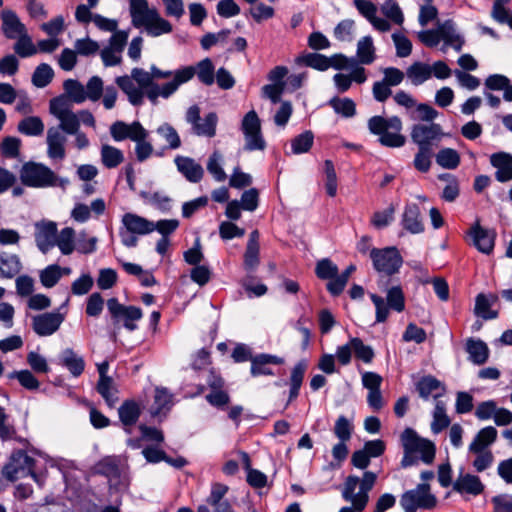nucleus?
Returning a JSON list of instances; mask_svg holds the SVG:
<instances>
[{
	"label": "nucleus",
	"instance_id": "obj_8",
	"mask_svg": "<svg viewBox=\"0 0 512 512\" xmlns=\"http://www.w3.org/2000/svg\"><path fill=\"white\" fill-rule=\"evenodd\" d=\"M437 505V498L431 493L428 483H419L415 488L405 491L400 497V506L404 512H417L418 509L431 510Z\"/></svg>",
	"mask_w": 512,
	"mask_h": 512
},
{
	"label": "nucleus",
	"instance_id": "obj_36",
	"mask_svg": "<svg viewBox=\"0 0 512 512\" xmlns=\"http://www.w3.org/2000/svg\"><path fill=\"white\" fill-rule=\"evenodd\" d=\"M356 57L357 63L363 65H369L375 61V46L371 36H364L358 41Z\"/></svg>",
	"mask_w": 512,
	"mask_h": 512
},
{
	"label": "nucleus",
	"instance_id": "obj_61",
	"mask_svg": "<svg viewBox=\"0 0 512 512\" xmlns=\"http://www.w3.org/2000/svg\"><path fill=\"white\" fill-rule=\"evenodd\" d=\"M338 266L329 258H323L316 263L315 274L321 280H328L337 276Z\"/></svg>",
	"mask_w": 512,
	"mask_h": 512
},
{
	"label": "nucleus",
	"instance_id": "obj_53",
	"mask_svg": "<svg viewBox=\"0 0 512 512\" xmlns=\"http://www.w3.org/2000/svg\"><path fill=\"white\" fill-rule=\"evenodd\" d=\"M74 229L71 227H65L61 230L59 236H56V246L63 255H70L74 249Z\"/></svg>",
	"mask_w": 512,
	"mask_h": 512
},
{
	"label": "nucleus",
	"instance_id": "obj_37",
	"mask_svg": "<svg viewBox=\"0 0 512 512\" xmlns=\"http://www.w3.org/2000/svg\"><path fill=\"white\" fill-rule=\"evenodd\" d=\"M297 65H304L318 71H326L330 68L328 57L320 53H305L295 59Z\"/></svg>",
	"mask_w": 512,
	"mask_h": 512
},
{
	"label": "nucleus",
	"instance_id": "obj_42",
	"mask_svg": "<svg viewBox=\"0 0 512 512\" xmlns=\"http://www.w3.org/2000/svg\"><path fill=\"white\" fill-rule=\"evenodd\" d=\"M218 123L217 114L210 112L201 121H199L192 129L197 136L212 138L216 135V126Z\"/></svg>",
	"mask_w": 512,
	"mask_h": 512
},
{
	"label": "nucleus",
	"instance_id": "obj_26",
	"mask_svg": "<svg viewBox=\"0 0 512 512\" xmlns=\"http://www.w3.org/2000/svg\"><path fill=\"white\" fill-rule=\"evenodd\" d=\"M259 233L257 230H254L249 235V240L246 245V250L244 253V268L247 272H253L256 270L260 263L259 258Z\"/></svg>",
	"mask_w": 512,
	"mask_h": 512
},
{
	"label": "nucleus",
	"instance_id": "obj_52",
	"mask_svg": "<svg viewBox=\"0 0 512 512\" xmlns=\"http://www.w3.org/2000/svg\"><path fill=\"white\" fill-rule=\"evenodd\" d=\"M474 313L484 320H492L498 317V312L491 310V303L483 293L476 296Z\"/></svg>",
	"mask_w": 512,
	"mask_h": 512
},
{
	"label": "nucleus",
	"instance_id": "obj_3",
	"mask_svg": "<svg viewBox=\"0 0 512 512\" xmlns=\"http://www.w3.org/2000/svg\"><path fill=\"white\" fill-rule=\"evenodd\" d=\"M400 442L404 452L401 460L402 468L416 465L419 460L425 464L433 462L436 454L435 444L420 437L414 429L405 428L400 435Z\"/></svg>",
	"mask_w": 512,
	"mask_h": 512
},
{
	"label": "nucleus",
	"instance_id": "obj_62",
	"mask_svg": "<svg viewBox=\"0 0 512 512\" xmlns=\"http://www.w3.org/2000/svg\"><path fill=\"white\" fill-rule=\"evenodd\" d=\"M355 22L351 19L340 21L334 28V37L342 42H351L354 38Z\"/></svg>",
	"mask_w": 512,
	"mask_h": 512
},
{
	"label": "nucleus",
	"instance_id": "obj_7",
	"mask_svg": "<svg viewBox=\"0 0 512 512\" xmlns=\"http://www.w3.org/2000/svg\"><path fill=\"white\" fill-rule=\"evenodd\" d=\"M377 480L376 473L365 471L363 477L349 475L344 482L342 497L345 501L351 502L358 511H363L369 501V492Z\"/></svg>",
	"mask_w": 512,
	"mask_h": 512
},
{
	"label": "nucleus",
	"instance_id": "obj_45",
	"mask_svg": "<svg viewBox=\"0 0 512 512\" xmlns=\"http://www.w3.org/2000/svg\"><path fill=\"white\" fill-rule=\"evenodd\" d=\"M441 388L443 391L445 387L436 377L432 375H426L421 377L416 383V390L419 393V396L425 400H427L433 391Z\"/></svg>",
	"mask_w": 512,
	"mask_h": 512
},
{
	"label": "nucleus",
	"instance_id": "obj_50",
	"mask_svg": "<svg viewBox=\"0 0 512 512\" xmlns=\"http://www.w3.org/2000/svg\"><path fill=\"white\" fill-rule=\"evenodd\" d=\"M53 77L52 67L47 63H41L33 72L32 83L37 88H44L51 83Z\"/></svg>",
	"mask_w": 512,
	"mask_h": 512
},
{
	"label": "nucleus",
	"instance_id": "obj_6",
	"mask_svg": "<svg viewBox=\"0 0 512 512\" xmlns=\"http://www.w3.org/2000/svg\"><path fill=\"white\" fill-rule=\"evenodd\" d=\"M20 180L23 185L33 188L60 187L65 189L69 184L68 178L58 176L48 166L27 162L20 170Z\"/></svg>",
	"mask_w": 512,
	"mask_h": 512
},
{
	"label": "nucleus",
	"instance_id": "obj_4",
	"mask_svg": "<svg viewBox=\"0 0 512 512\" xmlns=\"http://www.w3.org/2000/svg\"><path fill=\"white\" fill-rule=\"evenodd\" d=\"M59 125L52 126L47 130L46 144L47 156L51 160L62 161L66 157V134L77 133L80 128V120L73 111L58 118Z\"/></svg>",
	"mask_w": 512,
	"mask_h": 512
},
{
	"label": "nucleus",
	"instance_id": "obj_41",
	"mask_svg": "<svg viewBox=\"0 0 512 512\" xmlns=\"http://www.w3.org/2000/svg\"><path fill=\"white\" fill-rule=\"evenodd\" d=\"M101 162L108 169L116 168L124 161L123 152L109 144H103L100 150Z\"/></svg>",
	"mask_w": 512,
	"mask_h": 512
},
{
	"label": "nucleus",
	"instance_id": "obj_49",
	"mask_svg": "<svg viewBox=\"0 0 512 512\" xmlns=\"http://www.w3.org/2000/svg\"><path fill=\"white\" fill-rule=\"evenodd\" d=\"M63 89L66 95L77 104L83 103L87 99L85 87L76 79H67L63 82Z\"/></svg>",
	"mask_w": 512,
	"mask_h": 512
},
{
	"label": "nucleus",
	"instance_id": "obj_44",
	"mask_svg": "<svg viewBox=\"0 0 512 512\" xmlns=\"http://www.w3.org/2000/svg\"><path fill=\"white\" fill-rule=\"evenodd\" d=\"M193 67L199 82L206 86H211L215 82V67L210 58L202 59Z\"/></svg>",
	"mask_w": 512,
	"mask_h": 512
},
{
	"label": "nucleus",
	"instance_id": "obj_17",
	"mask_svg": "<svg viewBox=\"0 0 512 512\" xmlns=\"http://www.w3.org/2000/svg\"><path fill=\"white\" fill-rule=\"evenodd\" d=\"M35 242L44 254L56 246L57 225L53 221L42 220L35 223Z\"/></svg>",
	"mask_w": 512,
	"mask_h": 512
},
{
	"label": "nucleus",
	"instance_id": "obj_40",
	"mask_svg": "<svg viewBox=\"0 0 512 512\" xmlns=\"http://www.w3.org/2000/svg\"><path fill=\"white\" fill-rule=\"evenodd\" d=\"M148 136V131L143 128L138 135H134V137H132V141L136 143L135 155L139 162L146 161L153 153V146L149 141H147Z\"/></svg>",
	"mask_w": 512,
	"mask_h": 512
},
{
	"label": "nucleus",
	"instance_id": "obj_15",
	"mask_svg": "<svg viewBox=\"0 0 512 512\" xmlns=\"http://www.w3.org/2000/svg\"><path fill=\"white\" fill-rule=\"evenodd\" d=\"M468 236L472 245L481 253L489 255L495 245L496 233L492 229L483 228L479 221H476L469 229Z\"/></svg>",
	"mask_w": 512,
	"mask_h": 512
},
{
	"label": "nucleus",
	"instance_id": "obj_20",
	"mask_svg": "<svg viewBox=\"0 0 512 512\" xmlns=\"http://www.w3.org/2000/svg\"><path fill=\"white\" fill-rule=\"evenodd\" d=\"M285 359L283 357L268 353H260L251 359L250 374L252 377L273 376L275 372L271 365H282Z\"/></svg>",
	"mask_w": 512,
	"mask_h": 512
},
{
	"label": "nucleus",
	"instance_id": "obj_35",
	"mask_svg": "<svg viewBox=\"0 0 512 512\" xmlns=\"http://www.w3.org/2000/svg\"><path fill=\"white\" fill-rule=\"evenodd\" d=\"M497 430L493 426L482 428L469 445L470 452H482L489 445L493 444L497 438Z\"/></svg>",
	"mask_w": 512,
	"mask_h": 512
},
{
	"label": "nucleus",
	"instance_id": "obj_21",
	"mask_svg": "<svg viewBox=\"0 0 512 512\" xmlns=\"http://www.w3.org/2000/svg\"><path fill=\"white\" fill-rule=\"evenodd\" d=\"M174 163L179 173L191 183H198L202 180L204 175L203 167L197 163L193 158L187 156L177 155Z\"/></svg>",
	"mask_w": 512,
	"mask_h": 512
},
{
	"label": "nucleus",
	"instance_id": "obj_55",
	"mask_svg": "<svg viewBox=\"0 0 512 512\" xmlns=\"http://www.w3.org/2000/svg\"><path fill=\"white\" fill-rule=\"evenodd\" d=\"M39 278L45 288H52L62 278V268L57 264L48 265L40 272Z\"/></svg>",
	"mask_w": 512,
	"mask_h": 512
},
{
	"label": "nucleus",
	"instance_id": "obj_30",
	"mask_svg": "<svg viewBox=\"0 0 512 512\" xmlns=\"http://www.w3.org/2000/svg\"><path fill=\"white\" fill-rule=\"evenodd\" d=\"M60 364L65 367L73 377H79L85 369V361L73 349L66 348L61 352Z\"/></svg>",
	"mask_w": 512,
	"mask_h": 512
},
{
	"label": "nucleus",
	"instance_id": "obj_10",
	"mask_svg": "<svg viewBox=\"0 0 512 512\" xmlns=\"http://www.w3.org/2000/svg\"><path fill=\"white\" fill-rule=\"evenodd\" d=\"M373 268L381 274L392 276L399 272L403 258L399 250L394 247L372 248L370 251Z\"/></svg>",
	"mask_w": 512,
	"mask_h": 512
},
{
	"label": "nucleus",
	"instance_id": "obj_18",
	"mask_svg": "<svg viewBox=\"0 0 512 512\" xmlns=\"http://www.w3.org/2000/svg\"><path fill=\"white\" fill-rule=\"evenodd\" d=\"M64 319L59 312H46L33 317L32 328L38 336H50L59 329Z\"/></svg>",
	"mask_w": 512,
	"mask_h": 512
},
{
	"label": "nucleus",
	"instance_id": "obj_11",
	"mask_svg": "<svg viewBox=\"0 0 512 512\" xmlns=\"http://www.w3.org/2000/svg\"><path fill=\"white\" fill-rule=\"evenodd\" d=\"M35 464V460L24 450H15L2 469L3 477L11 482L28 476Z\"/></svg>",
	"mask_w": 512,
	"mask_h": 512
},
{
	"label": "nucleus",
	"instance_id": "obj_27",
	"mask_svg": "<svg viewBox=\"0 0 512 512\" xmlns=\"http://www.w3.org/2000/svg\"><path fill=\"white\" fill-rule=\"evenodd\" d=\"M308 367V362L305 359H301L298 361L291 370L290 374V389H289V397H288V406L291 402H293L300 393V388L302 386L304 375Z\"/></svg>",
	"mask_w": 512,
	"mask_h": 512
},
{
	"label": "nucleus",
	"instance_id": "obj_48",
	"mask_svg": "<svg viewBox=\"0 0 512 512\" xmlns=\"http://www.w3.org/2000/svg\"><path fill=\"white\" fill-rule=\"evenodd\" d=\"M314 143V134L306 130L291 140V151L293 154L307 153Z\"/></svg>",
	"mask_w": 512,
	"mask_h": 512
},
{
	"label": "nucleus",
	"instance_id": "obj_22",
	"mask_svg": "<svg viewBox=\"0 0 512 512\" xmlns=\"http://www.w3.org/2000/svg\"><path fill=\"white\" fill-rule=\"evenodd\" d=\"M140 415L141 407L132 399L125 400L118 408L119 421L127 434L132 432V427L138 422Z\"/></svg>",
	"mask_w": 512,
	"mask_h": 512
},
{
	"label": "nucleus",
	"instance_id": "obj_16",
	"mask_svg": "<svg viewBox=\"0 0 512 512\" xmlns=\"http://www.w3.org/2000/svg\"><path fill=\"white\" fill-rule=\"evenodd\" d=\"M109 369L108 361H103L97 364V371L99 373V380L97 382L96 390L105 400L106 404L112 408L118 401V390L114 386L113 379L107 375Z\"/></svg>",
	"mask_w": 512,
	"mask_h": 512
},
{
	"label": "nucleus",
	"instance_id": "obj_23",
	"mask_svg": "<svg viewBox=\"0 0 512 512\" xmlns=\"http://www.w3.org/2000/svg\"><path fill=\"white\" fill-rule=\"evenodd\" d=\"M490 164L496 168L495 179L505 183L512 180V155L507 152H497L490 156Z\"/></svg>",
	"mask_w": 512,
	"mask_h": 512
},
{
	"label": "nucleus",
	"instance_id": "obj_31",
	"mask_svg": "<svg viewBox=\"0 0 512 512\" xmlns=\"http://www.w3.org/2000/svg\"><path fill=\"white\" fill-rule=\"evenodd\" d=\"M122 223L129 232L138 235H146L153 232L152 221L133 213L124 214Z\"/></svg>",
	"mask_w": 512,
	"mask_h": 512
},
{
	"label": "nucleus",
	"instance_id": "obj_43",
	"mask_svg": "<svg viewBox=\"0 0 512 512\" xmlns=\"http://www.w3.org/2000/svg\"><path fill=\"white\" fill-rule=\"evenodd\" d=\"M17 130L25 136H40L44 132V123L38 116H28L18 123Z\"/></svg>",
	"mask_w": 512,
	"mask_h": 512
},
{
	"label": "nucleus",
	"instance_id": "obj_51",
	"mask_svg": "<svg viewBox=\"0 0 512 512\" xmlns=\"http://www.w3.org/2000/svg\"><path fill=\"white\" fill-rule=\"evenodd\" d=\"M436 162L445 169H455L460 164L459 153L452 148H443L436 154Z\"/></svg>",
	"mask_w": 512,
	"mask_h": 512
},
{
	"label": "nucleus",
	"instance_id": "obj_24",
	"mask_svg": "<svg viewBox=\"0 0 512 512\" xmlns=\"http://www.w3.org/2000/svg\"><path fill=\"white\" fill-rule=\"evenodd\" d=\"M453 490L463 494L477 496L484 491V485L480 478L472 474H460L453 483Z\"/></svg>",
	"mask_w": 512,
	"mask_h": 512
},
{
	"label": "nucleus",
	"instance_id": "obj_47",
	"mask_svg": "<svg viewBox=\"0 0 512 512\" xmlns=\"http://www.w3.org/2000/svg\"><path fill=\"white\" fill-rule=\"evenodd\" d=\"M16 42L13 46V50L15 54H17L21 58H27L35 55L37 53V48L33 44L31 36L28 32L19 36L15 39Z\"/></svg>",
	"mask_w": 512,
	"mask_h": 512
},
{
	"label": "nucleus",
	"instance_id": "obj_54",
	"mask_svg": "<svg viewBox=\"0 0 512 512\" xmlns=\"http://www.w3.org/2000/svg\"><path fill=\"white\" fill-rule=\"evenodd\" d=\"M96 472L108 478H119L121 475L118 461L114 457H106L96 464Z\"/></svg>",
	"mask_w": 512,
	"mask_h": 512
},
{
	"label": "nucleus",
	"instance_id": "obj_39",
	"mask_svg": "<svg viewBox=\"0 0 512 512\" xmlns=\"http://www.w3.org/2000/svg\"><path fill=\"white\" fill-rule=\"evenodd\" d=\"M406 75L413 85L419 86L431 77L432 69L430 65L417 61L408 67Z\"/></svg>",
	"mask_w": 512,
	"mask_h": 512
},
{
	"label": "nucleus",
	"instance_id": "obj_12",
	"mask_svg": "<svg viewBox=\"0 0 512 512\" xmlns=\"http://www.w3.org/2000/svg\"><path fill=\"white\" fill-rule=\"evenodd\" d=\"M241 130L245 136L246 151L264 150L266 142L261 134L260 119L255 110H250L244 116L241 123Z\"/></svg>",
	"mask_w": 512,
	"mask_h": 512
},
{
	"label": "nucleus",
	"instance_id": "obj_38",
	"mask_svg": "<svg viewBox=\"0 0 512 512\" xmlns=\"http://www.w3.org/2000/svg\"><path fill=\"white\" fill-rule=\"evenodd\" d=\"M328 105L343 118H352L356 115V103L351 98L335 96L328 101Z\"/></svg>",
	"mask_w": 512,
	"mask_h": 512
},
{
	"label": "nucleus",
	"instance_id": "obj_59",
	"mask_svg": "<svg viewBox=\"0 0 512 512\" xmlns=\"http://www.w3.org/2000/svg\"><path fill=\"white\" fill-rule=\"evenodd\" d=\"M222 155L215 151L213 152L207 162V170L213 176V178L218 182H223L226 180L227 175L222 168Z\"/></svg>",
	"mask_w": 512,
	"mask_h": 512
},
{
	"label": "nucleus",
	"instance_id": "obj_28",
	"mask_svg": "<svg viewBox=\"0 0 512 512\" xmlns=\"http://www.w3.org/2000/svg\"><path fill=\"white\" fill-rule=\"evenodd\" d=\"M465 350L469 354V360L475 365H483L489 358V348L481 339L468 338Z\"/></svg>",
	"mask_w": 512,
	"mask_h": 512
},
{
	"label": "nucleus",
	"instance_id": "obj_5",
	"mask_svg": "<svg viewBox=\"0 0 512 512\" xmlns=\"http://www.w3.org/2000/svg\"><path fill=\"white\" fill-rule=\"evenodd\" d=\"M367 127L371 134L378 136V142L384 147L400 148L406 143V137L402 134L403 123L398 116H372Z\"/></svg>",
	"mask_w": 512,
	"mask_h": 512
},
{
	"label": "nucleus",
	"instance_id": "obj_9",
	"mask_svg": "<svg viewBox=\"0 0 512 512\" xmlns=\"http://www.w3.org/2000/svg\"><path fill=\"white\" fill-rule=\"evenodd\" d=\"M370 299L375 305L376 319L375 323H383L389 316V309H392L398 313L405 310V296L400 285L392 286L387 290L386 301L374 293L370 294Z\"/></svg>",
	"mask_w": 512,
	"mask_h": 512
},
{
	"label": "nucleus",
	"instance_id": "obj_14",
	"mask_svg": "<svg viewBox=\"0 0 512 512\" xmlns=\"http://www.w3.org/2000/svg\"><path fill=\"white\" fill-rule=\"evenodd\" d=\"M410 136L418 148L433 149V146L441 140L442 129L436 123L415 124L412 126Z\"/></svg>",
	"mask_w": 512,
	"mask_h": 512
},
{
	"label": "nucleus",
	"instance_id": "obj_29",
	"mask_svg": "<svg viewBox=\"0 0 512 512\" xmlns=\"http://www.w3.org/2000/svg\"><path fill=\"white\" fill-rule=\"evenodd\" d=\"M402 225L404 229L413 234L424 231V225L420 219V208L417 204H407L402 215Z\"/></svg>",
	"mask_w": 512,
	"mask_h": 512
},
{
	"label": "nucleus",
	"instance_id": "obj_13",
	"mask_svg": "<svg viewBox=\"0 0 512 512\" xmlns=\"http://www.w3.org/2000/svg\"><path fill=\"white\" fill-rule=\"evenodd\" d=\"M107 309L111 315L114 324L123 322V326L128 331L137 329L136 321L140 320L143 316L142 310L136 306H125L119 303L117 298H110L107 301Z\"/></svg>",
	"mask_w": 512,
	"mask_h": 512
},
{
	"label": "nucleus",
	"instance_id": "obj_58",
	"mask_svg": "<svg viewBox=\"0 0 512 512\" xmlns=\"http://www.w3.org/2000/svg\"><path fill=\"white\" fill-rule=\"evenodd\" d=\"M156 132L168 143L170 149L175 150L181 146L179 134L170 124L163 123L157 128Z\"/></svg>",
	"mask_w": 512,
	"mask_h": 512
},
{
	"label": "nucleus",
	"instance_id": "obj_25",
	"mask_svg": "<svg viewBox=\"0 0 512 512\" xmlns=\"http://www.w3.org/2000/svg\"><path fill=\"white\" fill-rule=\"evenodd\" d=\"M143 128L139 121L127 124L124 121L117 120L110 126V134L114 141L121 142L126 139L132 140V137L138 135Z\"/></svg>",
	"mask_w": 512,
	"mask_h": 512
},
{
	"label": "nucleus",
	"instance_id": "obj_46",
	"mask_svg": "<svg viewBox=\"0 0 512 512\" xmlns=\"http://www.w3.org/2000/svg\"><path fill=\"white\" fill-rule=\"evenodd\" d=\"M7 377L9 379H17L19 384L29 391H35L40 387L39 380L33 375L32 371L27 369L14 370Z\"/></svg>",
	"mask_w": 512,
	"mask_h": 512
},
{
	"label": "nucleus",
	"instance_id": "obj_63",
	"mask_svg": "<svg viewBox=\"0 0 512 512\" xmlns=\"http://www.w3.org/2000/svg\"><path fill=\"white\" fill-rule=\"evenodd\" d=\"M432 156H433V149L418 148V152L415 154L414 161H413L415 169L422 173L428 172L431 167Z\"/></svg>",
	"mask_w": 512,
	"mask_h": 512
},
{
	"label": "nucleus",
	"instance_id": "obj_60",
	"mask_svg": "<svg viewBox=\"0 0 512 512\" xmlns=\"http://www.w3.org/2000/svg\"><path fill=\"white\" fill-rule=\"evenodd\" d=\"M350 344L357 359L364 363H370L373 360L375 356L373 348L369 345H365L360 338H352Z\"/></svg>",
	"mask_w": 512,
	"mask_h": 512
},
{
	"label": "nucleus",
	"instance_id": "obj_1",
	"mask_svg": "<svg viewBox=\"0 0 512 512\" xmlns=\"http://www.w3.org/2000/svg\"><path fill=\"white\" fill-rule=\"evenodd\" d=\"M190 70L183 71L176 75L174 81H168L162 85L154 82L152 70L146 71L143 68L135 67L131 75H123L115 78V83L126 94L128 101L133 106H141L146 96L148 100L156 105L158 98L168 99L181 85L189 78Z\"/></svg>",
	"mask_w": 512,
	"mask_h": 512
},
{
	"label": "nucleus",
	"instance_id": "obj_32",
	"mask_svg": "<svg viewBox=\"0 0 512 512\" xmlns=\"http://www.w3.org/2000/svg\"><path fill=\"white\" fill-rule=\"evenodd\" d=\"M439 396H441V394L434 395V398L437 399ZM432 417L431 431L434 434H439L449 427L451 420L446 413V404L444 401L436 400Z\"/></svg>",
	"mask_w": 512,
	"mask_h": 512
},
{
	"label": "nucleus",
	"instance_id": "obj_64",
	"mask_svg": "<svg viewBox=\"0 0 512 512\" xmlns=\"http://www.w3.org/2000/svg\"><path fill=\"white\" fill-rule=\"evenodd\" d=\"M49 111L58 119L59 117L70 113L72 110L68 99L64 95H60L50 100Z\"/></svg>",
	"mask_w": 512,
	"mask_h": 512
},
{
	"label": "nucleus",
	"instance_id": "obj_2",
	"mask_svg": "<svg viewBox=\"0 0 512 512\" xmlns=\"http://www.w3.org/2000/svg\"><path fill=\"white\" fill-rule=\"evenodd\" d=\"M131 23L135 28H143L149 36L158 37L170 33L172 24L162 18L155 7H149L147 0H129Z\"/></svg>",
	"mask_w": 512,
	"mask_h": 512
},
{
	"label": "nucleus",
	"instance_id": "obj_34",
	"mask_svg": "<svg viewBox=\"0 0 512 512\" xmlns=\"http://www.w3.org/2000/svg\"><path fill=\"white\" fill-rule=\"evenodd\" d=\"M21 269L22 264L16 254L0 253V276L2 278L12 279Z\"/></svg>",
	"mask_w": 512,
	"mask_h": 512
},
{
	"label": "nucleus",
	"instance_id": "obj_19",
	"mask_svg": "<svg viewBox=\"0 0 512 512\" xmlns=\"http://www.w3.org/2000/svg\"><path fill=\"white\" fill-rule=\"evenodd\" d=\"M1 18V32L8 40H14L24 33L28 32L24 23L15 11L11 9H4L0 13Z\"/></svg>",
	"mask_w": 512,
	"mask_h": 512
},
{
	"label": "nucleus",
	"instance_id": "obj_56",
	"mask_svg": "<svg viewBox=\"0 0 512 512\" xmlns=\"http://www.w3.org/2000/svg\"><path fill=\"white\" fill-rule=\"evenodd\" d=\"M383 15L397 25L404 22V14L396 0H385L381 5Z\"/></svg>",
	"mask_w": 512,
	"mask_h": 512
},
{
	"label": "nucleus",
	"instance_id": "obj_57",
	"mask_svg": "<svg viewBox=\"0 0 512 512\" xmlns=\"http://www.w3.org/2000/svg\"><path fill=\"white\" fill-rule=\"evenodd\" d=\"M172 406V395L166 388H156L154 396L153 414L159 415Z\"/></svg>",
	"mask_w": 512,
	"mask_h": 512
},
{
	"label": "nucleus",
	"instance_id": "obj_33",
	"mask_svg": "<svg viewBox=\"0 0 512 512\" xmlns=\"http://www.w3.org/2000/svg\"><path fill=\"white\" fill-rule=\"evenodd\" d=\"M438 30L440 33V39H442L446 45L452 46L456 51H460L462 49L464 40L456 32L455 23L453 20L448 19L444 21L438 27Z\"/></svg>",
	"mask_w": 512,
	"mask_h": 512
}]
</instances>
